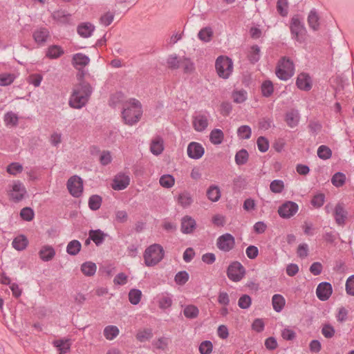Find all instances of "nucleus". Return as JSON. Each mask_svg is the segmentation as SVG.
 <instances>
[{
	"instance_id": "1",
	"label": "nucleus",
	"mask_w": 354,
	"mask_h": 354,
	"mask_svg": "<svg viewBox=\"0 0 354 354\" xmlns=\"http://www.w3.org/2000/svg\"><path fill=\"white\" fill-rule=\"evenodd\" d=\"M78 72L76 78L78 83L75 85L69 98V106L73 109H80L88 102L93 93L91 84L85 80L86 72L82 68H76Z\"/></svg>"
},
{
	"instance_id": "2",
	"label": "nucleus",
	"mask_w": 354,
	"mask_h": 354,
	"mask_svg": "<svg viewBox=\"0 0 354 354\" xmlns=\"http://www.w3.org/2000/svg\"><path fill=\"white\" fill-rule=\"evenodd\" d=\"M142 115V104L135 98L130 99L129 104L124 107L122 117L124 123L132 126L138 123Z\"/></svg>"
},
{
	"instance_id": "3",
	"label": "nucleus",
	"mask_w": 354,
	"mask_h": 354,
	"mask_svg": "<svg viewBox=\"0 0 354 354\" xmlns=\"http://www.w3.org/2000/svg\"><path fill=\"white\" fill-rule=\"evenodd\" d=\"M290 30L292 39L299 44H303L306 41L307 30L300 15H295L290 19Z\"/></svg>"
},
{
	"instance_id": "4",
	"label": "nucleus",
	"mask_w": 354,
	"mask_h": 354,
	"mask_svg": "<svg viewBox=\"0 0 354 354\" xmlns=\"http://www.w3.org/2000/svg\"><path fill=\"white\" fill-rule=\"evenodd\" d=\"M163 248L159 244H153L146 248L144 252V261L147 266L157 265L164 257Z\"/></svg>"
},
{
	"instance_id": "5",
	"label": "nucleus",
	"mask_w": 354,
	"mask_h": 354,
	"mask_svg": "<svg viewBox=\"0 0 354 354\" xmlns=\"http://www.w3.org/2000/svg\"><path fill=\"white\" fill-rule=\"evenodd\" d=\"M295 73V66L292 60L288 57H283L279 62L275 73L279 79L286 81Z\"/></svg>"
},
{
	"instance_id": "6",
	"label": "nucleus",
	"mask_w": 354,
	"mask_h": 354,
	"mask_svg": "<svg viewBox=\"0 0 354 354\" xmlns=\"http://www.w3.org/2000/svg\"><path fill=\"white\" fill-rule=\"evenodd\" d=\"M215 68L219 77L227 79L233 71L232 59L227 56H219L215 62Z\"/></svg>"
},
{
	"instance_id": "7",
	"label": "nucleus",
	"mask_w": 354,
	"mask_h": 354,
	"mask_svg": "<svg viewBox=\"0 0 354 354\" xmlns=\"http://www.w3.org/2000/svg\"><path fill=\"white\" fill-rule=\"evenodd\" d=\"M26 195V189L24 185L19 181H15L10 186L8 190V196L11 201L19 202L24 198Z\"/></svg>"
},
{
	"instance_id": "8",
	"label": "nucleus",
	"mask_w": 354,
	"mask_h": 354,
	"mask_svg": "<svg viewBox=\"0 0 354 354\" xmlns=\"http://www.w3.org/2000/svg\"><path fill=\"white\" fill-rule=\"evenodd\" d=\"M245 272L243 266L239 262L234 261L229 266L227 274L230 280L237 282L243 278Z\"/></svg>"
},
{
	"instance_id": "9",
	"label": "nucleus",
	"mask_w": 354,
	"mask_h": 354,
	"mask_svg": "<svg viewBox=\"0 0 354 354\" xmlns=\"http://www.w3.org/2000/svg\"><path fill=\"white\" fill-rule=\"evenodd\" d=\"M235 245V240L232 235L226 233L219 236L216 241V245L221 250L228 252L231 250Z\"/></svg>"
},
{
	"instance_id": "10",
	"label": "nucleus",
	"mask_w": 354,
	"mask_h": 354,
	"mask_svg": "<svg viewBox=\"0 0 354 354\" xmlns=\"http://www.w3.org/2000/svg\"><path fill=\"white\" fill-rule=\"evenodd\" d=\"M298 205L294 202L288 201L283 204L278 209L279 216L284 218H288L294 216L298 211Z\"/></svg>"
},
{
	"instance_id": "11",
	"label": "nucleus",
	"mask_w": 354,
	"mask_h": 354,
	"mask_svg": "<svg viewBox=\"0 0 354 354\" xmlns=\"http://www.w3.org/2000/svg\"><path fill=\"white\" fill-rule=\"evenodd\" d=\"M67 188L73 196L80 197L83 192L82 178H69L67 183Z\"/></svg>"
},
{
	"instance_id": "12",
	"label": "nucleus",
	"mask_w": 354,
	"mask_h": 354,
	"mask_svg": "<svg viewBox=\"0 0 354 354\" xmlns=\"http://www.w3.org/2000/svg\"><path fill=\"white\" fill-rule=\"evenodd\" d=\"M187 155L195 160L201 158L205 153V149L201 144L196 142H191L187 146Z\"/></svg>"
},
{
	"instance_id": "13",
	"label": "nucleus",
	"mask_w": 354,
	"mask_h": 354,
	"mask_svg": "<svg viewBox=\"0 0 354 354\" xmlns=\"http://www.w3.org/2000/svg\"><path fill=\"white\" fill-rule=\"evenodd\" d=\"M296 86L301 91H309L313 86L312 80L308 73H301L296 80Z\"/></svg>"
},
{
	"instance_id": "14",
	"label": "nucleus",
	"mask_w": 354,
	"mask_h": 354,
	"mask_svg": "<svg viewBox=\"0 0 354 354\" xmlns=\"http://www.w3.org/2000/svg\"><path fill=\"white\" fill-rule=\"evenodd\" d=\"M333 292V288L330 283L322 282L319 283L316 290V294L321 301H326L329 299Z\"/></svg>"
},
{
	"instance_id": "15",
	"label": "nucleus",
	"mask_w": 354,
	"mask_h": 354,
	"mask_svg": "<svg viewBox=\"0 0 354 354\" xmlns=\"http://www.w3.org/2000/svg\"><path fill=\"white\" fill-rule=\"evenodd\" d=\"M95 30V26L90 22H83L77 27V32L80 37L88 38L91 37Z\"/></svg>"
},
{
	"instance_id": "16",
	"label": "nucleus",
	"mask_w": 354,
	"mask_h": 354,
	"mask_svg": "<svg viewBox=\"0 0 354 354\" xmlns=\"http://www.w3.org/2000/svg\"><path fill=\"white\" fill-rule=\"evenodd\" d=\"M90 62V58L88 56L82 53H75L73 55L72 57V65L75 68H84L87 66Z\"/></svg>"
},
{
	"instance_id": "17",
	"label": "nucleus",
	"mask_w": 354,
	"mask_h": 354,
	"mask_svg": "<svg viewBox=\"0 0 354 354\" xmlns=\"http://www.w3.org/2000/svg\"><path fill=\"white\" fill-rule=\"evenodd\" d=\"M195 220L189 216H184L181 220V231L184 234H190L196 228Z\"/></svg>"
},
{
	"instance_id": "18",
	"label": "nucleus",
	"mask_w": 354,
	"mask_h": 354,
	"mask_svg": "<svg viewBox=\"0 0 354 354\" xmlns=\"http://www.w3.org/2000/svg\"><path fill=\"white\" fill-rule=\"evenodd\" d=\"M151 152L156 156L160 154L164 150V140L160 136L155 137L150 144Z\"/></svg>"
},
{
	"instance_id": "19",
	"label": "nucleus",
	"mask_w": 354,
	"mask_h": 354,
	"mask_svg": "<svg viewBox=\"0 0 354 354\" xmlns=\"http://www.w3.org/2000/svg\"><path fill=\"white\" fill-rule=\"evenodd\" d=\"M55 255V249L51 245H43L39 252V258L44 261H49L52 260Z\"/></svg>"
},
{
	"instance_id": "20",
	"label": "nucleus",
	"mask_w": 354,
	"mask_h": 354,
	"mask_svg": "<svg viewBox=\"0 0 354 354\" xmlns=\"http://www.w3.org/2000/svg\"><path fill=\"white\" fill-rule=\"evenodd\" d=\"M334 217L336 223L342 225L345 223L347 218V212L345 210L344 206L341 204H337L335 207Z\"/></svg>"
},
{
	"instance_id": "21",
	"label": "nucleus",
	"mask_w": 354,
	"mask_h": 354,
	"mask_svg": "<svg viewBox=\"0 0 354 354\" xmlns=\"http://www.w3.org/2000/svg\"><path fill=\"white\" fill-rule=\"evenodd\" d=\"M32 37L37 44H43L49 37V31L46 28H40L34 31Z\"/></svg>"
},
{
	"instance_id": "22",
	"label": "nucleus",
	"mask_w": 354,
	"mask_h": 354,
	"mask_svg": "<svg viewBox=\"0 0 354 354\" xmlns=\"http://www.w3.org/2000/svg\"><path fill=\"white\" fill-rule=\"evenodd\" d=\"M208 125V120L205 115H199L194 118L193 120V126L194 129L198 132L203 131Z\"/></svg>"
},
{
	"instance_id": "23",
	"label": "nucleus",
	"mask_w": 354,
	"mask_h": 354,
	"mask_svg": "<svg viewBox=\"0 0 354 354\" xmlns=\"http://www.w3.org/2000/svg\"><path fill=\"white\" fill-rule=\"evenodd\" d=\"M64 54V50L62 46L59 45H51L50 46L46 51V57L49 59H57Z\"/></svg>"
},
{
	"instance_id": "24",
	"label": "nucleus",
	"mask_w": 354,
	"mask_h": 354,
	"mask_svg": "<svg viewBox=\"0 0 354 354\" xmlns=\"http://www.w3.org/2000/svg\"><path fill=\"white\" fill-rule=\"evenodd\" d=\"M52 17L54 20L62 24H68L70 22L71 14L67 13L63 10H55L52 13Z\"/></svg>"
},
{
	"instance_id": "25",
	"label": "nucleus",
	"mask_w": 354,
	"mask_h": 354,
	"mask_svg": "<svg viewBox=\"0 0 354 354\" xmlns=\"http://www.w3.org/2000/svg\"><path fill=\"white\" fill-rule=\"evenodd\" d=\"M120 334V329L114 325L106 326L103 330L104 337L109 341L115 339Z\"/></svg>"
},
{
	"instance_id": "26",
	"label": "nucleus",
	"mask_w": 354,
	"mask_h": 354,
	"mask_svg": "<svg viewBox=\"0 0 354 354\" xmlns=\"http://www.w3.org/2000/svg\"><path fill=\"white\" fill-rule=\"evenodd\" d=\"M319 17L315 9L310 11L308 16V24L309 27L313 30H318L319 28Z\"/></svg>"
},
{
	"instance_id": "27",
	"label": "nucleus",
	"mask_w": 354,
	"mask_h": 354,
	"mask_svg": "<svg viewBox=\"0 0 354 354\" xmlns=\"http://www.w3.org/2000/svg\"><path fill=\"white\" fill-rule=\"evenodd\" d=\"M285 121L288 126L293 128L297 126L299 121V115L297 111H291L286 113Z\"/></svg>"
},
{
	"instance_id": "28",
	"label": "nucleus",
	"mask_w": 354,
	"mask_h": 354,
	"mask_svg": "<svg viewBox=\"0 0 354 354\" xmlns=\"http://www.w3.org/2000/svg\"><path fill=\"white\" fill-rule=\"evenodd\" d=\"M272 304L273 309L276 312H281L286 304L285 298L279 294H276L272 296Z\"/></svg>"
},
{
	"instance_id": "29",
	"label": "nucleus",
	"mask_w": 354,
	"mask_h": 354,
	"mask_svg": "<svg viewBox=\"0 0 354 354\" xmlns=\"http://www.w3.org/2000/svg\"><path fill=\"white\" fill-rule=\"evenodd\" d=\"M261 91L262 96L265 97H270L274 92V85L271 80H266L261 85Z\"/></svg>"
},
{
	"instance_id": "30",
	"label": "nucleus",
	"mask_w": 354,
	"mask_h": 354,
	"mask_svg": "<svg viewBox=\"0 0 354 354\" xmlns=\"http://www.w3.org/2000/svg\"><path fill=\"white\" fill-rule=\"evenodd\" d=\"M97 270V266L95 263L91 261H86L82 264L81 271L87 277L93 276Z\"/></svg>"
},
{
	"instance_id": "31",
	"label": "nucleus",
	"mask_w": 354,
	"mask_h": 354,
	"mask_svg": "<svg viewBox=\"0 0 354 354\" xmlns=\"http://www.w3.org/2000/svg\"><path fill=\"white\" fill-rule=\"evenodd\" d=\"M260 48L258 45L254 44L250 47V50L248 55V59L251 64H255L260 59Z\"/></svg>"
},
{
	"instance_id": "32",
	"label": "nucleus",
	"mask_w": 354,
	"mask_h": 354,
	"mask_svg": "<svg viewBox=\"0 0 354 354\" xmlns=\"http://www.w3.org/2000/svg\"><path fill=\"white\" fill-rule=\"evenodd\" d=\"M224 139V133L219 129H214L209 134V140L214 145H220Z\"/></svg>"
},
{
	"instance_id": "33",
	"label": "nucleus",
	"mask_w": 354,
	"mask_h": 354,
	"mask_svg": "<svg viewBox=\"0 0 354 354\" xmlns=\"http://www.w3.org/2000/svg\"><path fill=\"white\" fill-rule=\"evenodd\" d=\"M28 243V241L26 237L24 235H19L17 236L12 241V246L17 250H24Z\"/></svg>"
},
{
	"instance_id": "34",
	"label": "nucleus",
	"mask_w": 354,
	"mask_h": 354,
	"mask_svg": "<svg viewBox=\"0 0 354 354\" xmlns=\"http://www.w3.org/2000/svg\"><path fill=\"white\" fill-rule=\"evenodd\" d=\"M129 185V178H113L111 183L114 190L120 191L125 189Z\"/></svg>"
},
{
	"instance_id": "35",
	"label": "nucleus",
	"mask_w": 354,
	"mask_h": 354,
	"mask_svg": "<svg viewBox=\"0 0 354 354\" xmlns=\"http://www.w3.org/2000/svg\"><path fill=\"white\" fill-rule=\"evenodd\" d=\"M53 344L59 350V354H64L69 351L71 344L68 339H57L53 342Z\"/></svg>"
},
{
	"instance_id": "36",
	"label": "nucleus",
	"mask_w": 354,
	"mask_h": 354,
	"mask_svg": "<svg viewBox=\"0 0 354 354\" xmlns=\"http://www.w3.org/2000/svg\"><path fill=\"white\" fill-rule=\"evenodd\" d=\"M82 248V245L77 240H73L70 241L66 247V252L68 254L75 256L77 254Z\"/></svg>"
},
{
	"instance_id": "37",
	"label": "nucleus",
	"mask_w": 354,
	"mask_h": 354,
	"mask_svg": "<svg viewBox=\"0 0 354 354\" xmlns=\"http://www.w3.org/2000/svg\"><path fill=\"white\" fill-rule=\"evenodd\" d=\"M198 39L203 41L208 42L213 37V31L211 27L203 28L198 34Z\"/></svg>"
},
{
	"instance_id": "38",
	"label": "nucleus",
	"mask_w": 354,
	"mask_h": 354,
	"mask_svg": "<svg viewBox=\"0 0 354 354\" xmlns=\"http://www.w3.org/2000/svg\"><path fill=\"white\" fill-rule=\"evenodd\" d=\"M249 154L246 149H242L236 152L235 155V161L238 165H243L248 160Z\"/></svg>"
},
{
	"instance_id": "39",
	"label": "nucleus",
	"mask_w": 354,
	"mask_h": 354,
	"mask_svg": "<svg viewBox=\"0 0 354 354\" xmlns=\"http://www.w3.org/2000/svg\"><path fill=\"white\" fill-rule=\"evenodd\" d=\"M237 135L239 138L248 140L252 135V129L248 125H242L237 129Z\"/></svg>"
},
{
	"instance_id": "40",
	"label": "nucleus",
	"mask_w": 354,
	"mask_h": 354,
	"mask_svg": "<svg viewBox=\"0 0 354 354\" xmlns=\"http://www.w3.org/2000/svg\"><path fill=\"white\" fill-rule=\"evenodd\" d=\"M207 196L212 202H216L221 198L220 189L216 186H211L207 191Z\"/></svg>"
},
{
	"instance_id": "41",
	"label": "nucleus",
	"mask_w": 354,
	"mask_h": 354,
	"mask_svg": "<svg viewBox=\"0 0 354 354\" xmlns=\"http://www.w3.org/2000/svg\"><path fill=\"white\" fill-rule=\"evenodd\" d=\"M198 308L194 305H188L183 310L184 315L189 319H194L198 317Z\"/></svg>"
},
{
	"instance_id": "42",
	"label": "nucleus",
	"mask_w": 354,
	"mask_h": 354,
	"mask_svg": "<svg viewBox=\"0 0 354 354\" xmlns=\"http://www.w3.org/2000/svg\"><path fill=\"white\" fill-rule=\"evenodd\" d=\"M16 77L13 73H1L0 74V86H7L12 84Z\"/></svg>"
},
{
	"instance_id": "43",
	"label": "nucleus",
	"mask_w": 354,
	"mask_h": 354,
	"mask_svg": "<svg viewBox=\"0 0 354 354\" xmlns=\"http://www.w3.org/2000/svg\"><path fill=\"white\" fill-rule=\"evenodd\" d=\"M142 292L138 289H131L129 292V300L133 305H137L140 301Z\"/></svg>"
},
{
	"instance_id": "44",
	"label": "nucleus",
	"mask_w": 354,
	"mask_h": 354,
	"mask_svg": "<svg viewBox=\"0 0 354 354\" xmlns=\"http://www.w3.org/2000/svg\"><path fill=\"white\" fill-rule=\"evenodd\" d=\"M317 156L322 160H327L332 156V151L328 146L321 145L318 147Z\"/></svg>"
},
{
	"instance_id": "45",
	"label": "nucleus",
	"mask_w": 354,
	"mask_h": 354,
	"mask_svg": "<svg viewBox=\"0 0 354 354\" xmlns=\"http://www.w3.org/2000/svg\"><path fill=\"white\" fill-rule=\"evenodd\" d=\"M19 118L17 115L12 111H8L4 115V122L6 125L17 126L18 124Z\"/></svg>"
},
{
	"instance_id": "46",
	"label": "nucleus",
	"mask_w": 354,
	"mask_h": 354,
	"mask_svg": "<svg viewBox=\"0 0 354 354\" xmlns=\"http://www.w3.org/2000/svg\"><path fill=\"white\" fill-rule=\"evenodd\" d=\"M153 336L151 329H142L138 331L136 337L141 342L149 340Z\"/></svg>"
},
{
	"instance_id": "47",
	"label": "nucleus",
	"mask_w": 354,
	"mask_h": 354,
	"mask_svg": "<svg viewBox=\"0 0 354 354\" xmlns=\"http://www.w3.org/2000/svg\"><path fill=\"white\" fill-rule=\"evenodd\" d=\"M6 171L9 174L16 176L21 173L23 166L19 162H12L7 166Z\"/></svg>"
},
{
	"instance_id": "48",
	"label": "nucleus",
	"mask_w": 354,
	"mask_h": 354,
	"mask_svg": "<svg viewBox=\"0 0 354 354\" xmlns=\"http://www.w3.org/2000/svg\"><path fill=\"white\" fill-rule=\"evenodd\" d=\"M89 237L96 245H99L104 241V234L99 230H91L89 232Z\"/></svg>"
},
{
	"instance_id": "49",
	"label": "nucleus",
	"mask_w": 354,
	"mask_h": 354,
	"mask_svg": "<svg viewBox=\"0 0 354 354\" xmlns=\"http://www.w3.org/2000/svg\"><path fill=\"white\" fill-rule=\"evenodd\" d=\"M288 3L287 0H277V10L282 17L287 16L288 11Z\"/></svg>"
},
{
	"instance_id": "50",
	"label": "nucleus",
	"mask_w": 354,
	"mask_h": 354,
	"mask_svg": "<svg viewBox=\"0 0 354 354\" xmlns=\"http://www.w3.org/2000/svg\"><path fill=\"white\" fill-rule=\"evenodd\" d=\"M189 279V275L186 271H180L175 275L174 281L176 284L183 286L185 284Z\"/></svg>"
},
{
	"instance_id": "51",
	"label": "nucleus",
	"mask_w": 354,
	"mask_h": 354,
	"mask_svg": "<svg viewBox=\"0 0 354 354\" xmlns=\"http://www.w3.org/2000/svg\"><path fill=\"white\" fill-rule=\"evenodd\" d=\"M232 97L234 102L243 103L247 100V92L245 90L234 91L232 93Z\"/></svg>"
},
{
	"instance_id": "52",
	"label": "nucleus",
	"mask_w": 354,
	"mask_h": 354,
	"mask_svg": "<svg viewBox=\"0 0 354 354\" xmlns=\"http://www.w3.org/2000/svg\"><path fill=\"white\" fill-rule=\"evenodd\" d=\"M178 202L183 207H187L192 203L193 200L189 194L183 193L179 195Z\"/></svg>"
},
{
	"instance_id": "53",
	"label": "nucleus",
	"mask_w": 354,
	"mask_h": 354,
	"mask_svg": "<svg viewBox=\"0 0 354 354\" xmlns=\"http://www.w3.org/2000/svg\"><path fill=\"white\" fill-rule=\"evenodd\" d=\"M309 131L315 136L322 129V124L319 121L310 120L308 124Z\"/></svg>"
},
{
	"instance_id": "54",
	"label": "nucleus",
	"mask_w": 354,
	"mask_h": 354,
	"mask_svg": "<svg viewBox=\"0 0 354 354\" xmlns=\"http://www.w3.org/2000/svg\"><path fill=\"white\" fill-rule=\"evenodd\" d=\"M102 204V198L98 195H93L90 197L88 206L92 210L98 209Z\"/></svg>"
},
{
	"instance_id": "55",
	"label": "nucleus",
	"mask_w": 354,
	"mask_h": 354,
	"mask_svg": "<svg viewBox=\"0 0 354 354\" xmlns=\"http://www.w3.org/2000/svg\"><path fill=\"white\" fill-rule=\"evenodd\" d=\"M258 149L262 152H266L269 149V141L264 136H259L257 140Z\"/></svg>"
},
{
	"instance_id": "56",
	"label": "nucleus",
	"mask_w": 354,
	"mask_h": 354,
	"mask_svg": "<svg viewBox=\"0 0 354 354\" xmlns=\"http://www.w3.org/2000/svg\"><path fill=\"white\" fill-rule=\"evenodd\" d=\"M213 345L210 341H203L199 345V352L201 354H210L212 352Z\"/></svg>"
},
{
	"instance_id": "57",
	"label": "nucleus",
	"mask_w": 354,
	"mask_h": 354,
	"mask_svg": "<svg viewBox=\"0 0 354 354\" xmlns=\"http://www.w3.org/2000/svg\"><path fill=\"white\" fill-rule=\"evenodd\" d=\"M34 212L30 207H24L20 212L21 218L26 221H30L34 218Z\"/></svg>"
},
{
	"instance_id": "58",
	"label": "nucleus",
	"mask_w": 354,
	"mask_h": 354,
	"mask_svg": "<svg viewBox=\"0 0 354 354\" xmlns=\"http://www.w3.org/2000/svg\"><path fill=\"white\" fill-rule=\"evenodd\" d=\"M172 304V299L169 295H162L158 301V306L162 309L169 308Z\"/></svg>"
},
{
	"instance_id": "59",
	"label": "nucleus",
	"mask_w": 354,
	"mask_h": 354,
	"mask_svg": "<svg viewBox=\"0 0 354 354\" xmlns=\"http://www.w3.org/2000/svg\"><path fill=\"white\" fill-rule=\"evenodd\" d=\"M232 111V103L227 101L223 102L220 106V113L223 116H228Z\"/></svg>"
},
{
	"instance_id": "60",
	"label": "nucleus",
	"mask_w": 354,
	"mask_h": 354,
	"mask_svg": "<svg viewBox=\"0 0 354 354\" xmlns=\"http://www.w3.org/2000/svg\"><path fill=\"white\" fill-rule=\"evenodd\" d=\"M167 63L168 67L172 70L178 69L180 67V61L176 54L170 55L167 60Z\"/></svg>"
},
{
	"instance_id": "61",
	"label": "nucleus",
	"mask_w": 354,
	"mask_h": 354,
	"mask_svg": "<svg viewBox=\"0 0 354 354\" xmlns=\"http://www.w3.org/2000/svg\"><path fill=\"white\" fill-rule=\"evenodd\" d=\"M309 248L307 243H301L297 249V256L301 259H304L308 255Z\"/></svg>"
},
{
	"instance_id": "62",
	"label": "nucleus",
	"mask_w": 354,
	"mask_h": 354,
	"mask_svg": "<svg viewBox=\"0 0 354 354\" xmlns=\"http://www.w3.org/2000/svg\"><path fill=\"white\" fill-rule=\"evenodd\" d=\"M270 189L274 193H280L284 188V183L281 180H274L270 184Z\"/></svg>"
},
{
	"instance_id": "63",
	"label": "nucleus",
	"mask_w": 354,
	"mask_h": 354,
	"mask_svg": "<svg viewBox=\"0 0 354 354\" xmlns=\"http://www.w3.org/2000/svg\"><path fill=\"white\" fill-rule=\"evenodd\" d=\"M212 222L217 227H223L226 223V217L223 214H216L212 217Z\"/></svg>"
},
{
	"instance_id": "64",
	"label": "nucleus",
	"mask_w": 354,
	"mask_h": 354,
	"mask_svg": "<svg viewBox=\"0 0 354 354\" xmlns=\"http://www.w3.org/2000/svg\"><path fill=\"white\" fill-rule=\"evenodd\" d=\"M346 291L348 295L354 296V275L347 279L346 282Z\"/></svg>"
}]
</instances>
